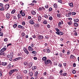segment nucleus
Here are the masks:
<instances>
[{"label": "nucleus", "mask_w": 79, "mask_h": 79, "mask_svg": "<svg viewBox=\"0 0 79 79\" xmlns=\"http://www.w3.org/2000/svg\"><path fill=\"white\" fill-rule=\"evenodd\" d=\"M49 20H50V21H51V20H52V19H53V18H52V17L50 16L49 17Z\"/></svg>", "instance_id": "nucleus-45"}, {"label": "nucleus", "mask_w": 79, "mask_h": 79, "mask_svg": "<svg viewBox=\"0 0 79 79\" xmlns=\"http://www.w3.org/2000/svg\"><path fill=\"white\" fill-rule=\"evenodd\" d=\"M58 66L59 67H61V66H62V64H59Z\"/></svg>", "instance_id": "nucleus-53"}, {"label": "nucleus", "mask_w": 79, "mask_h": 79, "mask_svg": "<svg viewBox=\"0 0 79 79\" xmlns=\"http://www.w3.org/2000/svg\"><path fill=\"white\" fill-rule=\"evenodd\" d=\"M30 5H32V6H34V3H31L30 4H29Z\"/></svg>", "instance_id": "nucleus-55"}, {"label": "nucleus", "mask_w": 79, "mask_h": 79, "mask_svg": "<svg viewBox=\"0 0 79 79\" xmlns=\"http://www.w3.org/2000/svg\"><path fill=\"white\" fill-rule=\"evenodd\" d=\"M41 19H42V17H41V16H39L38 19V20L39 21H40Z\"/></svg>", "instance_id": "nucleus-20"}, {"label": "nucleus", "mask_w": 79, "mask_h": 79, "mask_svg": "<svg viewBox=\"0 0 79 79\" xmlns=\"http://www.w3.org/2000/svg\"><path fill=\"white\" fill-rule=\"evenodd\" d=\"M58 2L60 3H62L63 2H62V1L61 0H59L58 1Z\"/></svg>", "instance_id": "nucleus-51"}, {"label": "nucleus", "mask_w": 79, "mask_h": 79, "mask_svg": "<svg viewBox=\"0 0 79 79\" xmlns=\"http://www.w3.org/2000/svg\"><path fill=\"white\" fill-rule=\"evenodd\" d=\"M73 21L74 22H75V23H77V22L79 21V19H74Z\"/></svg>", "instance_id": "nucleus-19"}, {"label": "nucleus", "mask_w": 79, "mask_h": 79, "mask_svg": "<svg viewBox=\"0 0 79 79\" xmlns=\"http://www.w3.org/2000/svg\"><path fill=\"white\" fill-rule=\"evenodd\" d=\"M23 73L24 74H27V71L26 70H24Z\"/></svg>", "instance_id": "nucleus-39"}, {"label": "nucleus", "mask_w": 79, "mask_h": 79, "mask_svg": "<svg viewBox=\"0 0 79 79\" xmlns=\"http://www.w3.org/2000/svg\"><path fill=\"white\" fill-rule=\"evenodd\" d=\"M34 60H37V58L36 57H34Z\"/></svg>", "instance_id": "nucleus-62"}, {"label": "nucleus", "mask_w": 79, "mask_h": 79, "mask_svg": "<svg viewBox=\"0 0 79 79\" xmlns=\"http://www.w3.org/2000/svg\"><path fill=\"white\" fill-rule=\"evenodd\" d=\"M0 55H4V52H1L0 53Z\"/></svg>", "instance_id": "nucleus-41"}, {"label": "nucleus", "mask_w": 79, "mask_h": 79, "mask_svg": "<svg viewBox=\"0 0 79 79\" xmlns=\"http://www.w3.org/2000/svg\"><path fill=\"white\" fill-rule=\"evenodd\" d=\"M57 16L58 18H60L61 17V14H57Z\"/></svg>", "instance_id": "nucleus-33"}, {"label": "nucleus", "mask_w": 79, "mask_h": 79, "mask_svg": "<svg viewBox=\"0 0 79 79\" xmlns=\"http://www.w3.org/2000/svg\"><path fill=\"white\" fill-rule=\"evenodd\" d=\"M74 58V56H73V55H71L70 56V58L71 59H73V58Z\"/></svg>", "instance_id": "nucleus-36"}, {"label": "nucleus", "mask_w": 79, "mask_h": 79, "mask_svg": "<svg viewBox=\"0 0 79 79\" xmlns=\"http://www.w3.org/2000/svg\"><path fill=\"white\" fill-rule=\"evenodd\" d=\"M56 34H58V35H62L64 34L63 32L61 31H57L56 32Z\"/></svg>", "instance_id": "nucleus-4"}, {"label": "nucleus", "mask_w": 79, "mask_h": 79, "mask_svg": "<svg viewBox=\"0 0 79 79\" xmlns=\"http://www.w3.org/2000/svg\"><path fill=\"white\" fill-rule=\"evenodd\" d=\"M23 50L24 51V52H25L26 51H27V49H26V48H24L23 49Z\"/></svg>", "instance_id": "nucleus-60"}, {"label": "nucleus", "mask_w": 79, "mask_h": 79, "mask_svg": "<svg viewBox=\"0 0 79 79\" xmlns=\"http://www.w3.org/2000/svg\"><path fill=\"white\" fill-rule=\"evenodd\" d=\"M74 26H76V27H77V26H78V24L77 23H74Z\"/></svg>", "instance_id": "nucleus-27"}, {"label": "nucleus", "mask_w": 79, "mask_h": 79, "mask_svg": "<svg viewBox=\"0 0 79 79\" xmlns=\"http://www.w3.org/2000/svg\"><path fill=\"white\" fill-rule=\"evenodd\" d=\"M17 16L18 17V19H19V18H20L21 17V15L20 14H18L17 15Z\"/></svg>", "instance_id": "nucleus-29"}, {"label": "nucleus", "mask_w": 79, "mask_h": 79, "mask_svg": "<svg viewBox=\"0 0 79 79\" xmlns=\"http://www.w3.org/2000/svg\"><path fill=\"white\" fill-rule=\"evenodd\" d=\"M44 17H45V18H48V16L47 15H44Z\"/></svg>", "instance_id": "nucleus-52"}, {"label": "nucleus", "mask_w": 79, "mask_h": 79, "mask_svg": "<svg viewBox=\"0 0 79 79\" xmlns=\"http://www.w3.org/2000/svg\"><path fill=\"white\" fill-rule=\"evenodd\" d=\"M3 32H0V36H3Z\"/></svg>", "instance_id": "nucleus-44"}, {"label": "nucleus", "mask_w": 79, "mask_h": 79, "mask_svg": "<svg viewBox=\"0 0 79 79\" xmlns=\"http://www.w3.org/2000/svg\"><path fill=\"white\" fill-rule=\"evenodd\" d=\"M7 56L8 57V58H9L10 61H12V58H13V56H11V55H7Z\"/></svg>", "instance_id": "nucleus-2"}, {"label": "nucleus", "mask_w": 79, "mask_h": 79, "mask_svg": "<svg viewBox=\"0 0 79 79\" xmlns=\"http://www.w3.org/2000/svg\"><path fill=\"white\" fill-rule=\"evenodd\" d=\"M54 6L55 8H57L58 7L57 4H56V3H55L54 4Z\"/></svg>", "instance_id": "nucleus-21"}, {"label": "nucleus", "mask_w": 79, "mask_h": 79, "mask_svg": "<svg viewBox=\"0 0 79 79\" xmlns=\"http://www.w3.org/2000/svg\"><path fill=\"white\" fill-rule=\"evenodd\" d=\"M21 15L22 16H25V13L24 12H23L22 13Z\"/></svg>", "instance_id": "nucleus-32"}, {"label": "nucleus", "mask_w": 79, "mask_h": 79, "mask_svg": "<svg viewBox=\"0 0 79 79\" xmlns=\"http://www.w3.org/2000/svg\"><path fill=\"white\" fill-rule=\"evenodd\" d=\"M22 25L23 26H24V25H25V22H23L22 23Z\"/></svg>", "instance_id": "nucleus-64"}, {"label": "nucleus", "mask_w": 79, "mask_h": 79, "mask_svg": "<svg viewBox=\"0 0 79 79\" xmlns=\"http://www.w3.org/2000/svg\"><path fill=\"white\" fill-rule=\"evenodd\" d=\"M61 22H59L58 23V25L59 27H60V26H61Z\"/></svg>", "instance_id": "nucleus-37"}, {"label": "nucleus", "mask_w": 79, "mask_h": 79, "mask_svg": "<svg viewBox=\"0 0 79 79\" xmlns=\"http://www.w3.org/2000/svg\"><path fill=\"white\" fill-rule=\"evenodd\" d=\"M31 13L32 15H35L36 14V13L35 11L34 10H31Z\"/></svg>", "instance_id": "nucleus-10"}, {"label": "nucleus", "mask_w": 79, "mask_h": 79, "mask_svg": "<svg viewBox=\"0 0 79 79\" xmlns=\"http://www.w3.org/2000/svg\"><path fill=\"white\" fill-rule=\"evenodd\" d=\"M29 23L31 24H35V23H34V21L32 20V19L30 20L29 21Z\"/></svg>", "instance_id": "nucleus-6"}, {"label": "nucleus", "mask_w": 79, "mask_h": 79, "mask_svg": "<svg viewBox=\"0 0 79 79\" xmlns=\"http://www.w3.org/2000/svg\"><path fill=\"white\" fill-rule=\"evenodd\" d=\"M76 14V13L75 12H72V15H75Z\"/></svg>", "instance_id": "nucleus-49"}, {"label": "nucleus", "mask_w": 79, "mask_h": 79, "mask_svg": "<svg viewBox=\"0 0 79 79\" xmlns=\"http://www.w3.org/2000/svg\"><path fill=\"white\" fill-rule=\"evenodd\" d=\"M43 37H44L43 36L40 35L38 36V39H43Z\"/></svg>", "instance_id": "nucleus-15"}, {"label": "nucleus", "mask_w": 79, "mask_h": 79, "mask_svg": "<svg viewBox=\"0 0 79 79\" xmlns=\"http://www.w3.org/2000/svg\"><path fill=\"white\" fill-rule=\"evenodd\" d=\"M7 40H8V38H5L4 39V41L5 42H7Z\"/></svg>", "instance_id": "nucleus-46"}, {"label": "nucleus", "mask_w": 79, "mask_h": 79, "mask_svg": "<svg viewBox=\"0 0 79 79\" xmlns=\"http://www.w3.org/2000/svg\"><path fill=\"white\" fill-rule=\"evenodd\" d=\"M69 5L70 6H71V7H73V2L69 3Z\"/></svg>", "instance_id": "nucleus-17"}, {"label": "nucleus", "mask_w": 79, "mask_h": 79, "mask_svg": "<svg viewBox=\"0 0 79 79\" xmlns=\"http://www.w3.org/2000/svg\"><path fill=\"white\" fill-rule=\"evenodd\" d=\"M17 24H15L13 26V27L15 28L16 27H17Z\"/></svg>", "instance_id": "nucleus-43"}, {"label": "nucleus", "mask_w": 79, "mask_h": 79, "mask_svg": "<svg viewBox=\"0 0 79 79\" xmlns=\"http://www.w3.org/2000/svg\"><path fill=\"white\" fill-rule=\"evenodd\" d=\"M17 79H22V77H21L20 75H18L17 77Z\"/></svg>", "instance_id": "nucleus-26"}, {"label": "nucleus", "mask_w": 79, "mask_h": 79, "mask_svg": "<svg viewBox=\"0 0 79 79\" xmlns=\"http://www.w3.org/2000/svg\"><path fill=\"white\" fill-rule=\"evenodd\" d=\"M32 3H36L37 2H36V1L33 0L32 1Z\"/></svg>", "instance_id": "nucleus-48"}, {"label": "nucleus", "mask_w": 79, "mask_h": 79, "mask_svg": "<svg viewBox=\"0 0 79 79\" xmlns=\"http://www.w3.org/2000/svg\"><path fill=\"white\" fill-rule=\"evenodd\" d=\"M25 52L26 53V54H27V55H28V54H29V52H28L27 50Z\"/></svg>", "instance_id": "nucleus-54"}, {"label": "nucleus", "mask_w": 79, "mask_h": 79, "mask_svg": "<svg viewBox=\"0 0 79 79\" xmlns=\"http://www.w3.org/2000/svg\"><path fill=\"white\" fill-rule=\"evenodd\" d=\"M0 10H1L2 11H4V10H5V8H4V7H2L0 9Z\"/></svg>", "instance_id": "nucleus-40"}, {"label": "nucleus", "mask_w": 79, "mask_h": 79, "mask_svg": "<svg viewBox=\"0 0 79 79\" xmlns=\"http://www.w3.org/2000/svg\"><path fill=\"white\" fill-rule=\"evenodd\" d=\"M28 48L30 51H32V50H33V49L31 46H29L28 47Z\"/></svg>", "instance_id": "nucleus-16"}, {"label": "nucleus", "mask_w": 79, "mask_h": 79, "mask_svg": "<svg viewBox=\"0 0 79 79\" xmlns=\"http://www.w3.org/2000/svg\"><path fill=\"white\" fill-rule=\"evenodd\" d=\"M11 64H9V65H8V66L7 67L8 69H10V68H11Z\"/></svg>", "instance_id": "nucleus-24"}, {"label": "nucleus", "mask_w": 79, "mask_h": 79, "mask_svg": "<svg viewBox=\"0 0 79 79\" xmlns=\"http://www.w3.org/2000/svg\"><path fill=\"white\" fill-rule=\"evenodd\" d=\"M68 23L69 25H71V24H72V23H73V22L72 21H70L68 22Z\"/></svg>", "instance_id": "nucleus-35"}, {"label": "nucleus", "mask_w": 79, "mask_h": 79, "mask_svg": "<svg viewBox=\"0 0 79 79\" xmlns=\"http://www.w3.org/2000/svg\"><path fill=\"white\" fill-rule=\"evenodd\" d=\"M1 65L2 66H6L7 65V63L5 62H2L1 63Z\"/></svg>", "instance_id": "nucleus-8"}, {"label": "nucleus", "mask_w": 79, "mask_h": 79, "mask_svg": "<svg viewBox=\"0 0 79 79\" xmlns=\"http://www.w3.org/2000/svg\"><path fill=\"white\" fill-rule=\"evenodd\" d=\"M44 9V10H45V9L44 8H40L38 9V10L39 11H40V10H43Z\"/></svg>", "instance_id": "nucleus-38"}, {"label": "nucleus", "mask_w": 79, "mask_h": 79, "mask_svg": "<svg viewBox=\"0 0 79 79\" xmlns=\"http://www.w3.org/2000/svg\"><path fill=\"white\" fill-rule=\"evenodd\" d=\"M2 72L0 71V76H2Z\"/></svg>", "instance_id": "nucleus-58"}, {"label": "nucleus", "mask_w": 79, "mask_h": 79, "mask_svg": "<svg viewBox=\"0 0 79 79\" xmlns=\"http://www.w3.org/2000/svg\"><path fill=\"white\" fill-rule=\"evenodd\" d=\"M45 7L46 8H48V5H46V6H45Z\"/></svg>", "instance_id": "nucleus-61"}, {"label": "nucleus", "mask_w": 79, "mask_h": 79, "mask_svg": "<svg viewBox=\"0 0 79 79\" xmlns=\"http://www.w3.org/2000/svg\"><path fill=\"white\" fill-rule=\"evenodd\" d=\"M24 66H27V62H25L24 63Z\"/></svg>", "instance_id": "nucleus-42"}, {"label": "nucleus", "mask_w": 79, "mask_h": 79, "mask_svg": "<svg viewBox=\"0 0 79 79\" xmlns=\"http://www.w3.org/2000/svg\"><path fill=\"white\" fill-rule=\"evenodd\" d=\"M43 60L44 61H46V60H47V57H44L42 58Z\"/></svg>", "instance_id": "nucleus-13"}, {"label": "nucleus", "mask_w": 79, "mask_h": 79, "mask_svg": "<svg viewBox=\"0 0 79 79\" xmlns=\"http://www.w3.org/2000/svg\"><path fill=\"white\" fill-rule=\"evenodd\" d=\"M49 63H50V64H52V62L50 60H47L45 62V64H48Z\"/></svg>", "instance_id": "nucleus-3"}, {"label": "nucleus", "mask_w": 79, "mask_h": 79, "mask_svg": "<svg viewBox=\"0 0 79 79\" xmlns=\"http://www.w3.org/2000/svg\"><path fill=\"white\" fill-rule=\"evenodd\" d=\"M47 52L48 53H50V49H48L47 50Z\"/></svg>", "instance_id": "nucleus-59"}, {"label": "nucleus", "mask_w": 79, "mask_h": 79, "mask_svg": "<svg viewBox=\"0 0 79 79\" xmlns=\"http://www.w3.org/2000/svg\"><path fill=\"white\" fill-rule=\"evenodd\" d=\"M38 75V72H36L35 73V76L36 77Z\"/></svg>", "instance_id": "nucleus-34"}, {"label": "nucleus", "mask_w": 79, "mask_h": 79, "mask_svg": "<svg viewBox=\"0 0 79 79\" xmlns=\"http://www.w3.org/2000/svg\"><path fill=\"white\" fill-rule=\"evenodd\" d=\"M18 27H19V28H22V29H23L24 27H23L21 25H19L18 26Z\"/></svg>", "instance_id": "nucleus-25"}, {"label": "nucleus", "mask_w": 79, "mask_h": 79, "mask_svg": "<svg viewBox=\"0 0 79 79\" xmlns=\"http://www.w3.org/2000/svg\"><path fill=\"white\" fill-rule=\"evenodd\" d=\"M59 55L60 56H61V57H62L63 56V54L62 53H59Z\"/></svg>", "instance_id": "nucleus-47"}, {"label": "nucleus", "mask_w": 79, "mask_h": 79, "mask_svg": "<svg viewBox=\"0 0 79 79\" xmlns=\"http://www.w3.org/2000/svg\"><path fill=\"white\" fill-rule=\"evenodd\" d=\"M16 71H18V69H14L12 70H10L9 73V74L11 75L12 73H13L14 72H15Z\"/></svg>", "instance_id": "nucleus-1"}, {"label": "nucleus", "mask_w": 79, "mask_h": 79, "mask_svg": "<svg viewBox=\"0 0 79 79\" xmlns=\"http://www.w3.org/2000/svg\"><path fill=\"white\" fill-rule=\"evenodd\" d=\"M6 16L7 19H9V18H10V14L9 13H7L6 14Z\"/></svg>", "instance_id": "nucleus-9"}, {"label": "nucleus", "mask_w": 79, "mask_h": 79, "mask_svg": "<svg viewBox=\"0 0 79 79\" xmlns=\"http://www.w3.org/2000/svg\"><path fill=\"white\" fill-rule=\"evenodd\" d=\"M29 75L30 76H32V75H33V73L32 72H30L29 73Z\"/></svg>", "instance_id": "nucleus-28"}, {"label": "nucleus", "mask_w": 79, "mask_h": 79, "mask_svg": "<svg viewBox=\"0 0 79 79\" xmlns=\"http://www.w3.org/2000/svg\"><path fill=\"white\" fill-rule=\"evenodd\" d=\"M5 50H6V48H3L1 50L0 52H4V51H5Z\"/></svg>", "instance_id": "nucleus-11"}, {"label": "nucleus", "mask_w": 79, "mask_h": 79, "mask_svg": "<svg viewBox=\"0 0 79 79\" xmlns=\"http://www.w3.org/2000/svg\"><path fill=\"white\" fill-rule=\"evenodd\" d=\"M66 75H67V73H63L64 76H66Z\"/></svg>", "instance_id": "nucleus-57"}, {"label": "nucleus", "mask_w": 79, "mask_h": 79, "mask_svg": "<svg viewBox=\"0 0 79 79\" xmlns=\"http://www.w3.org/2000/svg\"><path fill=\"white\" fill-rule=\"evenodd\" d=\"M15 11H16V10H15V9H14L12 11H11V14H14V13H15Z\"/></svg>", "instance_id": "nucleus-23"}, {"label": "nucleus", "mask_w": 79, "mask_h": 79, "mask_svg": "<svg viewBox=\"0 0 79 79\" xmlns=\"http://www.w3.org/2000/svg\"><path fill=\"white\" fill-rule=\"evenodd\" d=\"M32 53H33V54H36L37 52L35 51H33L32 52Z\"/></svg>", "instance_id": "nucleus-50"}, {"label": "nucleus", "mask_w": 79, "mask_h": 79, "mask_svg": "<svg viewBox=\"0 0 79 79\" xmlns=\"http://www.w3.org/2000/svg\"><path fill=\"white\" fill-rule=\"evenodd\" d=\"M28 19H31V16H29L28 17Z\"/></svg>", "instance_id": "nucleus-63"}, {"label": "nucleus", "mask_w": 79, "mask_h": 79, "mask_svg": "<svg viewBox=\"0 0 79 79\" xmlns=\"http://www.w3.org/2000/svg\"><path fill=\"white\" fill-rule=\"evenodd\" d=\"M18 60V59L17 58H16L14 60V61H17Z\"/></svg>", "instance_id": "nucleus-56"}, {"label": "nucleus", "mask_w": 79, "mask_h": 79, "mask_svg": "<svg viewBox=\"0 0 79 79\" xmlns=\"http://www.w3.org/2000/svg\"><path fill=\"white\" fill-rule=\"evenodd\" d=\"M10 7V6L9 5V4H7L5 6V9L6 10H8V8H9Z\"/></svg>", "instance_id": "nucleus-7"}, {"label": "nucleus", "mask_w": 79, "mask_h": 79, "mask_svg": "<svg viewBox=\"0 0 79 79\" xmlns=\"http://www.w3.org/2000/svg\"><path fill=\"white\" fill-rule=\"evenodd\" d=\"M72 73L74 74H76V71L75 70H73L72 71Z\"/></svg>", "instance_id": "nucleus-30"}, {"label": "nucleus", "mask_w": 79, "mask_h": 79, "mask_svg": "<svg viewBox=\"0 0 79 79\" xmlns=\"http://www.w3.org/2000/svg\"><path fill=\"white\" fill-rule=\"evenodd\" d=\"M35 27H39V23H37L36 24H35Z\"/></svg>", "instance_id": "nucleus-14"}, {"label": "nucleus", "mask_w": 79, "mask_h": 79, "mask_svg": "<svg viewBox=\"0 0 79 79\" xmlns=\"http://www.w3.org/2000/svg\"><path fill=\"white\" fill-rule=\"evenodd\" d=\"M71 15V12H69L68 13V14H66V16L68 17H70Z\"/></svg>", "instance_id": "nucleus-5"}, {"label": "nucleus", "mask_w": 79, "mask_h": 79, "mask_svg": "<svg viewBox=\"0 0 79 79\" xmlns=\"http://www.w3.org/2000/svg\"><path fill=\"white\" fill-rule=\"evenodd\" d=\"M36 68H37V67L34 66H33V67L32 68V69H33V70H34Z\"/></svg>", "instance_id": "nucleus-22"}, {"label": "nucleus", "mask_w": 79, "mask_h": 79, "mask_svg": "<svg viewBox=\"0 0 79 79\" xmlns=\"http://www.w3.org/2000/svg\"><path fill=\"white\" fill-rule=\"evenodd\" d=\"M32 64H33V63L32 62H31L29 64L28 66H29V68H31L32 67Z\"/></svg>", "instance_id": "nucleus-12"}, {"label": "nucleus", "mask_w": 79, "mask_h": 79, "mask_svg": "<svg viewBox=\"0 0 79 79\" xmlns=\"http://www.w3.org/2000/svg\"><path fill=\"white\" fill-rule=\"evenodd\" d=\"M43 23L44 24H47V21L46 20L44 21Z\"/></svg>", "instance_id": "nucleus-31"}, {"label": "nucleus", "mask_w": 79, "mask_h": 79, "mask_svg": "<svg viewBox=\"0 0 79 79\" xmlns=\"http://www.w3.org/2000/svg\"><path fill=\"white\" fill-rule=\"evenodd\" d=\"M25 35H26L25 34V33H24V32H23L22 33L21 36H22V37H24V36H25Z\"/></svg>", "instance_id": "nucleus-18"}]
</instances>
